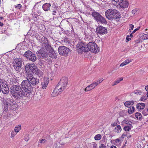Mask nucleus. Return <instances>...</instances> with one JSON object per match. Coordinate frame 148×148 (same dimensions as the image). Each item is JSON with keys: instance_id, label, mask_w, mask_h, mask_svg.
Returning <instances> with one entry per match:
<instances>
[{"instance_id": "obj_1", "label": "nucleus", "mask_w": 148, "mask_h": 148, "mask_svg": "<svg viewBox=\"0 0 148 148\" xmlns=\"http://www.w3.org/2000/svg\"><path fill=\"white\" fill-rule=\"evenodd\" d=\"M68 82V79L67 77H62L54 90L52 95L56 96L61 94L66 88Z\"/></svg>"}, {"instance_id": "obj_2", "label": "nucleus", "mask_w": 148, "mask_h": 148, "mask_svg": "<svg viewBox=\"0 0 148 148\" xmlns=\"http://www.w3.org/2000/svg\"><path fill=\"white\" fill-rule=\"evenodd\" d=\"M10 91L13 97L17 99L23 98L25 94L21 86L19 84L14 85L10 88Z\"/></svg>"}, {"instance_id": "obj_3", "label": "nucleus", "mask_w": 148, "mask_h": 148, "mask_svg": "<svg viewBox=\"0 0 148 148\" xmlns=\"http://www.w3.org/2000/svg\"><path fill=\"white\" fill-rule=\"evenodd\" d=\"M21 86L22 89L23 90V92L25 94H24V97H29L31 93V90L33 88L28 80L27 79L23 81Z\"/></svg>"}, {"instance_id": "obj_4", "label": "nucleus", "mask_w": 148, "mask_h": 148, "mask_svg": "<svg viewBox=\"0 0 148 148\" xmlns=\"http://www.w3.org/2000/svg\"><path fill=\"white\" fill-rule=\"evenodd\" d=\"M105 14L106 17L110 20H117L119 18V13L114 9L108 10L105 12Z\"/></svg>"}, {"instance_id": "obj_5", "label": "nucleus", "mask_w": 148, "mask_h": 148, "mask_svg": "<svg viewBox=\"0 0 148 148\" xmlns=\"http://www.w3.org/2000/svg\"><path fill=\"white\" fill-rule=\"evenodd\" d=\"M87 48L86 43L82 42H79L77 45V50L79 53H82L83 52H88V49Z\"/></svg>"}, {"instance_id": "obj_6", "label": "nucleus", "mask_w": 148, "mask_h": 148, "mask_svg": "<svg viewBox=\"0 0 148 148\" xmlns=\"http://www.w3.org/2000/svg\"><path fill=\"white\" fill-rule=\"evenodd\" d=\"M26 79L28 80L30 84L33 86L36 85L39 83V79L35 78L33 74L29 72L27 73Z\"/></svg>"}, {"instance_id": "obj_7", "label": "nucleus", "mask_w": 148, "mask_h": 148, "mask_svg": "<svg viewBox=\"0 0 148 148\" xmlns=\"http://www.w3.org/2000/svg\"><path fill=\"white\" fill-rule=\"evenodd\" d=\"M23 56L29 60L33 62H34L37 60V57L35 54L30 50L26 51L23 54Z\"/></svg>"}, {"instance_id": "obj_8", "label": "nucleus", "mask_w": 148, "mask_h": 148, "mask_svg": "<svg viewBox=\"0 0 148 148\" xmlns=\"http://www.w3.org/2000/svg\"><path fill=\"white\" fill-rule=\"evenodd\" d=\"M88 51H90L94 53H96L99 51V48L96 44L93 42H90L87 44Z\"/></svg>"}, {"instance_id": "obj_9", "label": "nucleus", "mask_w": 148, "mask_h": 148, "mask_svg": "<svg viewBox=\"0 0 148 148\" xmlns=\"http://www.w3.org/2000/svg\"><path fill=\"white\" fill-rule=\"evenodd\" d=\"M92 15L97 22L104 24L107 23V22L105 18L99 13L96 12H92Z\"/></svg>"}, {"instance_id": "obj_10", "label": "nucleus", "mask_w": 148, "mask_h": 148, "mask_svg": "<svg viewBox=\"0 0 148 148\" xmlns=\"http://www.w3.org/2000/svg\"><path fill=\"white\" fill-rule=\"evenodd\" d=\"M59 54L62 56H67L70 52V49L64 46H60L58 48Z\"/></svg>"}, {"instance_id": "obj_11", "label": "nucleus", "mask_w": 148, "mask_h": 148, "mask_svg": "<svg viewBox=\"0 0 148 148\" xmlns=\"http://www.w3.org/2000/svg\"><path fill=\"white\" fill-rule=\"evenodd\" d=\"M3 104H7L10 105L12 108H14L16 102L11 97L7 96L3 99Z\"/></svg>"}, {"instance_id": "obj_12", "label": "nucleus", "mask_w": 148, "mask_h": 148, "mask_svg": "<svg viewBox=\"0 0 148 148\" xmlns=\"http://www.w3.org/2000/svg\"><path fill=\"white\" fill-rule=\"evenodd\" d=\"M42 48H45L47 49H49L51 48V46L49 44L48 40L46 38L42 37L40 40Z\"/></svg>"}, {"instance_id": "obj_13", "label": "nucleus", "mask_w": 148, "mask_h": 148, "mask_svg": "<svg viewBox=\"0 0 148 148\" xmlns=\"http://www.w3.org/2000/svg\"><path fill=\"white\" fill-rule=\"evenodd\" d=\"M48 50L45 48H41L37 51V53L41 58L45 59L48 56L47 50Z\"/></svg>"}, {"instance_id": "obj_14", "label": "nucleus", "mask_w": 148, "mask_h": 148, "mask_svg": "<svg viewBox=\"0 0 148 148\" xmlns=\"http://www.w3.org/2000/svg\"><path fill=\"white\" fill-rule=\"evenodd\" d=\"M22 61L21 59H16L13 62V66L14 69L17 71L21 69Z\"/></svg>"}, {"instance_id": "obj_15", "label": "nucleus", "mask_w": 148, "mask_h": 148, "mask_svg": "<svg viewBox=\"0 0 148 148\" xmlns=\"http://www.w3.org/2000/svg\"><path fill=\"white\" fill-rule=\"evenodd\" d=\"M96 31L97 33L100 35L106 34L107 32V29L101 26H98L96 28Z\"/></svg>"}, {"instance_id": "obj_16", "label": "nucleus", "mask_w": 148, "mask_h": 148, "mask_svg": "<svg viewBox=\"0 0 148 148\" xmlns=\"http://www.w3.org/2000/svg\"><path fill=\"white\" fill-rule=\"evenodd\" d=\"M25 69L26 71H31L33 73L37 67L34 64H30L29 63L27 64L25 66Z\"/></svg>"}, {"instance_id": "obj_17", "label": "nucleus", "mask_w": 148, "mask_h": 148, "mask_svg": "<svg viewBox=\"0 0 148 148\" xmlns=\"http://www.w3.org/2000/svg\"><path fill=\"white\" fill-rule=\"evenodd\" d=\"M118 3H121V6L123 8H126L128 7V3L126 1H123V0H112Z\"/></svg>"}, {"instance_id": "obj_18", "label": "nucleus", "mask_w": 148, "mask_h": 148, "mask_svg": "<svg viewBox=\"0 0 148 148\" xmlns=\"http://www.w3.org/2000/svg\"><path fill=\"white\" fill-rule=\"evenodd\" d=\"M49 50V51L48 54V55L51 58L55 59L57 57L56 55L52 48L51 47Z\"/></svg>"}, {"instance_id": "obj_19", "label": "nucleus", "mask_w": 148, "mask_h": 148, "mask_svg": "<svg viewBox=\"0 0 148 148\" xmlns=\"http://www.w3.org/2000/svg\"><path fill=\"white\" fill-rule=\"evenodd\" d=\"M51 6L50 3H46L43 5L42 8L44 11H47L50 10Z\"/></svg>"}, {"instance_id": "obj_20", "label": "nucleus", "mask_w": 148, "mask_h": 148, "mask_svg": "<svg viewBox=\"0 0 148 148\" xmlns=\"http://www.w3.org/2000/svg\"><path fill=\"white\" fill-rule=\"evenodd\" d=\"M49 80L47 79H44L43 81L41 83V85L43 89H45L46 88L49 83Z\"/></svg>"}, {"instance_id": "obj_21", "label": "nucleus", "mask_w": 148, "mask_h": 148, "mask_svg": "<svg viewBox=\"0 0 148 148\" xmlns=\"http://www.w3.org/2000/svg\"><path fill=\"white\" fill-rule=\"evenodd\" d=\"M33 73L36 74L39 77H42L43 75V73L39 69H38L37 67L35 69V70Z\"/></svg>"}, {"instance_id": "obj_22", "label": "nucleus", "mask_w": 148, "mask_h": 148, "mask_svg": "<svg viewBox=\"0 0 148 148\" xmlns=\"http://www.w3.org/2000/svg\"><path fill=\"white\" fill-rule=\"evenodd\" d=\"M0 90H1V91L4 94H8L9 90L8 85H6V86H5L1 88Z\"/></svg>"}, {"instance_id": "obj_23", "label": "nucleus", "mask_w": 148, "mask_h": 148, "mask_svg": "<svg viewBox=\"0 0 148 148\" xmlns=\"http://www.w3.org/2000/svg\"><path fill=\"white\" fill-rule=\"evenodd\" d=\"M145 106V105L143 103H138L136 106L137 109L139 110L143 109Z\"/></svg>"}, {"instance_id": "obj_24", "label": "nucleus", "mask_w": 148, "mask_h": 148, "mask_svg": "<svg viewBox=\"0 0 148 148\" xmlns=\"http://www.w3.org/2000/svg\"><path fill=\"white\" fill-rule=\"evenodd\" d=\"M94 86L93 84V83H92V84L86 87L85 88L84 91H85L87 92L91 90L92 89L94 88L95 87V86L93 87Z\"/></svg>"}, {"instance_id": "obj_25", "label": "nucleus", "mask_w": 148, "mask_h": 148, "mask_svg": "<svg viewBox=\"0 0 148 148\" xmlns=\"http://www.w3.org/2000/svg\"><path fill=\"white\" fill-rule=\"evenodd\" d=\"M8 85L7 82L4 80L0 79V88H1L5 86Z\"/></svg>"}, {"instance_id": "obj_26", "label": "nucleus", "mask_w": 148, "mask_h": 148, "mask_svg": "<svg viewBox=\"0 0 148 148\" xmlns=\"http://www.w3.org/2000/svg\"><path fill=\"white\" fill-rule=\"evenodd\" d=\"M134 102L133 101H129L125 102L124 103L125 106L127 107H130L131 105L134 104Z\"/></svg>"}, {"instance_id": "obj_27", "label": "nucleus", "mask_w": 148, "mask_h": 148, "mask_svg": "<svg viewBox=\"0 0 148 148\" xmlns=\"http://www.w3.org/2000/svg\"><path fill=\"white\" fill-rule=\"evenodd\" d=\"M131 60L130 59H127L125 61L122 63L120 65V66H123L126 64L129 63L130 62H131Z\"/></svg>"}, {"instance_id": "obj_28", "label": "nucleus", "mask_w": 148, "mask_h": 148, "mask_svg": "<svg viewBox=\"0 0 148 148\" xmlns=\"http://www.w3.org/2000/svg\"><path fill=\"white\" fill-rule=\"evenodd\" d=\"M131 60L130 59H127L125 61L122 63L120 65V66H123L126 64L129 63L130 62H131Z\"/></svg>"}, {"instance_id": "obj_29", "label": "nucleus", "mask_w": 148, "mask_h": 148, "mask_svg": "<svg viewBox=\"0 0 148 148\" xmlns=\"http://www.w3.org/2000/svg\"><path fill=\"white\" fill-rule=\"evenodd\" d=\"M121 128L120 125H118L114 129L115 131L117 132V133L120 132L121 131Z\"/></svg>"}, {"instance_id": "obj_30", "label": "nucleus", "mask_w": 148, "mask_h": 148, "mask_svg": "<svg viewBox=\"0 0 148 148\" xmlns=\"http://www.w3.org/2000/svg\"><path fill=\"white\" fill-rule=\"evenodd\" d=\"M132 127V125L131 124H130L129 126H125L124 127V129L126 131H128L130 130Z\"/></svg>"}, {"instance_id": "obj_31", "label": "nucleus", "mask_w": 148, "mask_h": 148, "mask_svg": "<svg viewBox=\"0 0 148 148\" xmlns=\"http://www.w3.org/2000/svg\"><path fill=\"white\" fill-rule=\"evenodd\" d=\"M123 80V78L122 77L119 78L117 80L114 82V83L112 84V86H114L116 85L117 84L119 83L120 81H122Z\"/></svg>"}, {"instance_id": "obj_32", "label": "nucleus", "mask_w": 148, "mask_h": 148, "mask_svg": "<svg viewBox=\"0 0 148 148\" xmlns=\"http://www.w3.org/2000/svg\"><path fill=\"white\" fill-rule=\"evenodd\" d=\"M135 108L134 106H132V108H130L128 110V112L130 114L133 113L134 112Z\"/></svg>"}, {"instance_id": "obj_33", "label": "nucleus", "mask_w": 148, "mask_h": 148, "mask_svg": "<svg viewBox=\"0 0 148 148\" xmlns=\"http://www.w3.org/2000/svg\"><path fill=\"white\" fill-rule=\"evenodd\" d=\"M135 116L137 119H140L142 117L141 114L139 112H136L135 113Z\"/></svg>"}, {"instance_id": "obj_34", "label": "nucleus", "mask_w": 148, "mask_h": 148, "mask_svg": "<svg viewBox=\"0 0 148 148\" xmlns=\"http://www.w3.org/2000/svg\"><path fill=\"white\" fill-rule=\"evenodd\" d=\"M101 136L100 134H98L95 136L94 138L96 140H99L101 138Z\"/></svg>"}, {"instance_id": "obj_35", "label": "nucleus", "mask_w": 148, "mask_h": 148, "mask_svg": "<svg viewBox=\"0 0 148 148\" xmlns=\"http://www.w3.org/2000/svg\"><path fill=\"white\" fill-rule=\"evenodd\" d=\"M103 79H102V80L101 81V80H99L97 82H93V84L94 85L95 87L97 85L99 84L100 83H101L102 81H103Z\"/></svg>"}, {"instance_id": "obj_36", "label": "nucleus", "mask_w": 148, "mask_h": 148, "mask_svg": "<svg viewBox=\"0 0 148 148\" xmlns=\"http://www.w3.org/2000/svg\"><path fill=\"white\" fill-rule=\"evenodd\" d=\"M21 126L18 125L17 127H16L14 128L15 132L16 133L18 132L19 131L21 130Z\"/></svg>"}, {"instance_id": "obj_37", "label": "nucleus", "mask_w": 148, "mask_h": 148, "mask_svg": "<svg viewBox=\"0 0 148 148\" xmlns=\"http://www.w3.org/2000/svg\"><path fill=\"white\" fill-rule=\"evenodd\" d=\"M130 26V29L129 31L128 32V33H130L131 32V30H133V28L134 27V25L132 24H130L129 25Z\"/></svg>"}, {"instance_id": "obj_38", "label": "nucleus", "mask_w": 148, "mask_h": 148, "mask_svg": "<svg viewBox=\"0 0 148 148\" xmlns=\"http://www.w3.org/2000/svg\"><path fill=\"white\" fill-rule=\"evenodd\" d=\"M10 106L8 104H4L3 106V109H4V110L6 111L8 110V106Z\"/></svg>"}, {"instance_id": "obj_39", "label": "nucleus", "mask_w": 148, "mask_h": 148, "mask_svg": "<svg viewBox=\"0 0 148 148\" xmlns=\"http://www.w3.org/2000/svg\"><path fill=\"white\" fill-rule=\"evenodd\" d=\"M40 142V143L43 144H45L47 142L46 140L44 139H40L38 143Z\"/></svg>"}, {"instance_id": "obj_40", "label": "nucleus", "mask_w": 148, "mask_h": 148, "mask_svg": "<svg viewBox=\"0 0 148 148\" xmlns=\"http://www.w3.org/2000/svg\"><path fill=\"white\" fill-rule=\"evenodd\" d=\"M142 92V91L139 90H136L134 91V93L137 95H140Z\"/></svg>"}, {"instance_id": "obj_41", "label": "nucleus", "mask_w": 148, "mask_h": 148, "mask_svg": "<svg viewBox=\"0 0 148 148\" xmlns=\"http://www.w3.org/2000/svg\"><path fill=\"white\" fill-rule=\"evenodd\" d=\"M17 133L15 131H12L11 133V138H12Z\"/></svg>"}, {"instance_id": "obj_42", "label": "nucleus", "mask_w": 148, "mask_h": 148, "mask_svg": "<svg viewBox=\"0 0 148 148\" xmlns=\"http://www.w3.org/2000/svg\"><path fill=\"white\" fill-rule=\"evenodd\" d=\"M147 98V97H146L145 96H143L141 98H140V101H145Z\"/></svg>"}, {"instance_id": "obj_43", "label": "nucleus", "mask_w": 148, "mask_h": 148, "mask_svg": "<svg viewBox=\"0 0 148 148\" xmlns=\"http://www.w3.org/2000/svg\"><path fill=\"white\" fill-rule=\"evenodd\" d=\"M143 38L145 40L148 39V34H145L143 35Z\"/></svg>"}, {"instance_id": "obj_44", "label": "nucleus", "mask_w": 148, "mask_h": 148, "mask_svg": "<svg viewBox=\"0 0 148 148\" xmlns=\"http://www.w3.org/2000/svg\"><path fill=\"white\" fill-rule=\"evenodd\" d=\"M115 143L116 144H119L120 143V140L119 138L116 139L115 140Z\"/></svg>"}, {"instance_id": "obj_45", "label": "nucleus", "mask_w": 148, "mask_h": 148, "mask_svg": "<svg viewBox=\"0 0 148 148\" xmlns=\"http://www.w3.org/2000/svg\"><path fill=\"white\" fill-rule=\"evenodd\" d=\"M148 112L147 110H144L142 112V114L143 115H144L145 116H146L147 114H148L147 113Z\"/></svg>"}, {"instance_id": "obj_46", "label": "nucleus", "mask_w": 148, "mask_h": 148, "mask_svg": "<svg viewBox=\"0 0 148 148\" xmlns=\"http://www.w3.org/2000/svg\"><path fill=\"white\" fill-rule=\"evenodd\" d=\"M45 60L48 62V63L49 64H50L51 63V59L49 58H47Z\"/></svg>"}, {"instance_id": "obj_47", "label": "nucleus", "mask_w": 148, "mask_h": 148, "mask_svg": "<svg viewBox=\"0 0 148 148\" xmlns=\"http://www.w3.org/2000/svg\"><path fill=\"white\" fill-rule=\"evenodd\" d=\"M137 12V9H134L132 11V13L133 14H135L136 12Z\"/></svg>"}, {"instance_id": "obj_48", "label": "nucleus", "mask_w": 148, "mask_h": 148, "mask_svg": "<svg viewBox=\"0 0 148 148\" xmlns=\"http://www.w3.org/2000/svg\"><path fill=\"white\" fill-rule=\"evenodd\" d=\"M106 148V146L103 144H101L99 147V148Z\"/></svg>"}, {"instance_id": "obj_49", "label": "nucleus", "mask_w": 148, "mask_h": 148, "mask_svg": "<svg viewBox=\"0 0 148 148\" xmlns=\"http://www.w3.org/2000/svg\"><path fill=\"white\" fill-rule=\"evenodd\" d=\"M21 4H18V5H17L16 6V8H18V9H20V8H21Z\"/></svg>"}, {"instance_id": "obj_50", "label": "nucleus", "mask_w": 148, "mask_h": 148, "mask_svg": "<svg viewBox=\"0 0 148 148\" xmlns=\"http://www.w3.org/2000/svg\"><path fill=\"white\" fill-rule=\"evenodd\" d=\"M117 125V123L116 122H114V123H112L111 124V126H113V127L116 126Z\"/></svg>"}, {"instance_id": "obj_51", "label": "nucleus", "mask_w": 148, "mask_h": 148, "mask_svg": "<svg viewBox=\"0 0 148 148\" xmlns=\"http://www.w3.org/2000/svg\"><path fill=\"white\" fill-rule=\"evenodd\" d=\"M131 40V38H129V36L128 35L126 37V42H128L129 41Z\"/></svg>"}, {"instance_id": "obj_52", "label": "nucleus", "mask_w": 148, "mask_h": 148, "mask_svg": "<svg viewBox=\"0 0 148 148\" xmlns=\"http://www.w3.org/2000/svg\"><path fill=\"white\" fill-rule=\"evenodd\" d=\"M140 27L136 29H135L133 32L132 33H134L135 32H136L138 30L140 29Z\"/></svg>"}, {"instance_id": "obj_53", "label": "nucleus", "mask_w": 148, "mask_h": 148, "mask_svg": "<svg viewBox=\"0 0 148 148\" xmlns=\"http://www.w3.org/2000/svg\"><path fill=\"white\" fill-rule=\"evenodd\" d=\"M53 13H52L53 15H55L56 14V10H53Z\"/></svg>"}, {"instance_id": "obj_54", "label": "nucleus", "mask_w": 148, "mask_h": 148, "mask_svg": "<svg viewBox=\"0 0 148 148\" xmlns=\"http://www.w3.org/2000/svg\"><path fill=\"white\" fill-rule=\"evenodd\" d=\"M126 134L125 133H123L122 135V138H124L125 136H126Z\"/></svg>"}, {"instance_id": "obj_55", "label": "nucleus", "mask_w": 148, "mask_h": 148, "mask_svg": "<svg viewBox=\"0 0 148 148\" xmlns=\"http://www.w3.org/2000/svg\"><path fill=\"white\" fill-rule=\"evenodd\" d=\"M145 89L147 91H148V85L145 86Z\"/></svg>"}, {"instance_id": "obj_56", "label": "nucleus", "mask_w": 148, "mask_h": 148, "mask_svg": "<svg viewBox=\"0 0 148 148\" xmlns=\"http://www.w3.org/2000/svg\"><path fill=\"white\" fill-rule=\"evenodd\" d=\"M133 33H132V32L130 34V37H133L132 34Z\"/></svg>"}, {"instance_id": "obj_57", "label": "nucleus", "mask_w": 148, "mask_h": 148, "mask_svg": "<svg viewBox=\"0 0 148 148\" xmlns=\"http://www.w3.org/2000/svg\"><path fill=\"white\" fill-rule=\"evenodd\" d=\"M111 148H116V146L113 145L111 147Z\"/></svg>"}, {"instance_id": "obj_58", "label": "nucleus", "mask_w": 148, "mask_h": 148, "mask_svg": "<svg viewBox=\"0 0 148 148\" xmlns=\"http://www.w3.org/2000/svg\"><path fill=\"white\" fill-rule=\"evenodd\" d=\"M3 25V23H2L1 22V23H0V26L1 27Z\"/></svg>"}, {"instance_id": "obj_59", "label": "nucleus", "mask_w": 148, "mask_h": 148, "mask_svg": "<svg viewBox=\"0 0 148 148\" xmlns=\"http://www.w3.org/2000/svg\"><path fill=\"white\" fill-rule=\"evenodd\" d=\"M3 17H0V20H1L2 19H3Z\"/></svg>"}, {"instance_id": "obj_60", "label": "nucleus", "mask_w": 148, "mask_h": 148, "mask_svg": "<svg viewBox=\"0 0 148 148\" xmlns=\"http://www.w3.org/2000/svg\"><path fill=\"white\" fill-rule=\"evenodd\" d=\"M96 147V144L95 145H94V146H93L95 148Z\"/></svg>"}, {"instance_id": "obj_61", "label": "nucleus", "mask_w": 148, "mask_h": 148, "mask_svg": "<svg viewBox=\"0 0 148 148\" xmlns=\"http://www.w3.org/2000/svg\"><path fill=\"white\" fill-rule=\"evenodd\" d=\"M25 140L26 141H27L28 140V139H25Z\"/></svg>"}, {"instance_id": "obj_62", "label": "nucleus", "mask_w": 148, "mask_h": 148, "mask_svg": "<svg viewBox=\"0 0 148 148\" xmlns=\"http://www.w3.org/2000/svg\"><path fill=\"white\" fill-rule=\"evenodd\" d=\"M147 97H148V92H147Z\"/></svg>"}, {"instance_id": "obj_63", "label": "nucleus", "mask_w": 148, "mask_h": 148, "mask_svg": "<svg viewBox=\"0 0 148 148\" xmlns=\"http://www.w3.org/2000/svg\"><path fill=\"white\" fill-rule=\"evenodd\" d=\"M147 112H148V108H147Z\"/></svg>"}, {"instance_id": "obj_64", "label": "nucleus", "mask_w": 148, "mask_h": 148, "mask_svg": "<svg viewBox=\"0 0 148 148\" xmlns=\"http://www.w3.org/2000/svg\"><path fill=\"white\" fill-rule=\"evenodd\" d=\"M0 89H1V88H0ZM1 92V90H0V92Z\"/></svg>"}]
</instances>
